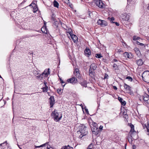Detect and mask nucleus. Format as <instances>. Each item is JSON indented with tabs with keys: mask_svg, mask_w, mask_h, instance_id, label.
<instances>
[{
	"mask_svg": "<svg viewBox=\"0 0 149 149\" xmlns=\"http://www.w3.org/2000/svg\"><path fill=\"white\" fill-rule=\"evenodd\" d=\"M79 130L77 132V133L78 134H81V135H82V136H79L80 138H82L87 134V132L86 130V127L85 126L82 124L80 125L79 127Z\"/></svg>",
	"mask_w": 149,
	"mask_h": 149,
	"instance_id": "obj_1",
	"label": "nucleus"
},
{
	"mask_svg": "<svg viewBox=\"0 0 149 149\" xmlns=\"http://www.w3.org/2000/svg\"><path fill=\"white\" fill-rule=\"evenodd\" d=\"M52 116L53 117L54 120L56 122L59 121L62 117L61 115L59 116V114L57 111L55 110L52 112Z\"/></svg>",
	"mask_w": 149,
	"mask_h": 149,
	"instance_id": "obj_2",
	"label": "nucleus"
},
{
	"mask_svg": "<svg viewBox=\"0 0 149 149\" xmlns=\"http://www.w3.org/2000/svg\"><path fill=\"white\" fill-rule=\"evenodd\" d=\"M142 77L143 80L146 82L149 83V71H146L142 74Z\"/></svg>",
	"mask_w": 149,
	"mask_h": 149,
	"instance_id": "obj_3",
	"label": "nucleus"
},
{
	"mask_svg": "<svg viewBox=\"0 0 149 149\" xmlns=\"http://www.w3.org/2000/svg\"><path fill=\"white\" fill-rule=\"evenodd\" d=\"M131 129L130 132V134L131 135V137L133 138V134L136 135V132L134 130V126L133 125L130 126Z\"/></svg>",
	"mask_w": 149,
	"mask_h": 149,
	"instance_id": "obj_4",
	"label": "nucleus"
},
{
	"mask_svg": "<svg viewBox=\"0 0 149 149\" xmlns=\"http://www.w3.org/2000/svg\"><path fill=\"white\" fill-rule=\"evenodd\" d=\"M98 24L101 25L102 26H104L107 25V22L104 21L99 19L97 22Z\"/></svg>",
	"mask_w": 149,
	"mask_h": 149,
	"instance_id": "obj_5",
	"label": "nucleus"
},
{
	"mask_svg": "<svg viewBox=\"0 0 149 149\" xmlns=\"http://www.w3.org/2000/svg\"><path fill=\"white\" fill-rule=\"evenodd\" d=\"M143 100L145 102L149 104V95L146 94H145L142 96Z\"/></svg>",
	"mask_w": 149,
	"mask_h": 149,
	"instance_id": "obj_6",
	"label": "nucleus"
},
{
	"mask_svg": "<svg viewBox=\"0 0 149 149\" xmlns=\"http://www.w3.org/2000/svg\"><path fill=\"white\" fill-rule=\"evenodd\" d=\"M67 81L72 84H74L77 82V79L74 77L68 79Z\"/></svg>",
	"mask_w": 149,
	"mask_h": 149,
	"instance_id": "obj_7",
	"label": "nucleus"
},
{
	"mask_svg": "<svg viewBox=\"0 0 149 149\" xmlns=\"http://www.w3.org/2000/svg\"><path fill=\"white\" fill-rule=\"evenodd\" d=\"M96 4L99 8H102L103 7L104 4L101 0H97L96 2Z\"/></svg>",
	"mask_w": 149,
	"mask_h": 149,
	"instance_id": "obj_8",
	"label": "nucleus"
},
{
	"mask_svg": "<svg viewBox=\"0 0 149 149\" xmlns=\"http://www.w3.org/2000/svg\"><path fill=\"white\" fill-rule=\"evenodd\" d=\"M91 131L93 134H94L97 135L99 133L98 129V128L96 127L92 128Z\"/></svg>",
	"mask_w": 149,
	"mask_h": 149,
	"instance_id": "obj_9",
	"label": "nucleus"
},
{
	"mask_svg": "<svg viewBox=\"0 0 149 149\" xmlns=\"http://www.w3.org/2000/svg\"><path fill=\"white\" fill-rule=\"evenodd\" d=\"M50 107H52L55 103V100L53 96H51L49 98Z\"/></svg>",
	"mask_w": 149,
	"mask_h": 149,
	"instance_id": "obj_10",
	"label": "nucleus"
},
{
	"mask_svg": "<svg viewBox=\"0 0 149 149\" xmlns=\"http://www.w3.org/2000/svg\"><path fill=\"white\" fill-rule=\"evenodd\" d=\"M30 6H32L33 8V12H36L38 10V8L35 3H32L29 5Z\"/></svg>",
	"mask_w": 149,
	"mask_h": 149,
	"instance_id": "obj_11",
	"label": "nucleus"
},
{
	"mask_svg": "<svg viewBox=\"0 0 149 149\" xmlns=\"http://www.w3.org/2000/svg\"><path fill=\"white\" fill-rule=\"evenodd\" d=\"M97 68L96 65L95 63H93L90 65L89 70L94 71Z\"/></svg>",
	"mask_w": 149,
	"mask_h": 149,
	"instance_id": "obj_12",
	"label": "nucleus"
},
{
	"mask_svg": "<svg viewBox=\"0 0 149 149\" xmlns=\"http://www.w3.org/2000/svg\"><path fill=\"white\" fill-rule=\"evenodd\" d=\"M49 69H45L44 72L42 73V74L45 75V77H47L48 75L49 74L50 72L49 71Z\"/></svg>",
	"mask_w": 149,
	"mask_h": 149,
	"instance_id": "obj_13",
	"label": "nucleus"
},
{
	"mask_svg": "<svg viewBox=\"0 0 149 149\" xmlns=\"http://www.w3.org/2000/svg\"><path fill=\"white\" fill-rule=\"evenodd\" d=\"M69 33L73 41L75 42L77 39V37L75 35L71 33Z\"/></svg>",
	"mask_w": 149,
	"mask_h": 149,
	"instance_id": "obj_14",
	"label": "nucleus"
},
{
	"mask_svg": "<svg viewBox=\"0 0 149 149\" xmlns=\"http://www.w3.org/2000/svg\"><path fill=\"white\" fill-rule=\"evenodd\" d=\"M89 75L92 78L94 77V76L95 75V72H94V71L92 70L89 69Z\"/></svg>",
	"mask_w": 149,
	"mask_h": 149,
	"instance_id": "obj_15",
	"label": "nucleus"
},
{
	"mask_svg": "<svg viewBox=\"0 0 149 149\" xmlns=\"http://www.w3.org/2000/svg\"><path fill=\"white\" fill-rule=\"evenodd\" d=\"M124 86L125 88L127 91L128 92H130L131 90V88L129 86L126 84H124Z\"/></svg>",
	"mask_w": 149,
	"mask_h": 149,
	"instance_id": "obj_16",
	"label": "nucleus"
},
{
	"mask_svg": "<svg viewBox=\"0 0 149 149\" xmlns=\"http://www.w3.org/2000/svg\"><path fill=\"white\" fill-rule=\"evenodd\" d=\"M84 53L86 56H89L91 54V51L89 49H86L84 51Z\"/></svg>",
	"mask_w": 149,
	"mask_h": 149,
	"instance_id": "obj_17",
	"label": "nucleus"
},
{
	"mask_svg": "<svg viewBox=\"0 0 149 149\" xmlns=\"http://www.w3.org/2000/svg\"><path fill=\"white\" fill-rule=\"evenodd\" d=\"M118 98L119 101L120 102L122 105L125 106L126 105V102L125 101H123V99L122 98L120 97H118Z\"/></svg>",
	"mask_w": 149,
	"mask_h": 149,
	"instance_id": "obj_18",
	"label": "nucleus"
},
{
	"mask_svg": "<svg viewBox=\"0 0 149 149\" xmlns=\"http://www.w3.org/2000/svg\"><path fill=\"white\" fill-rule=\"evenodd\" d=\"M129 16L126 14H125L123 17V19L125 21H128L129 20Z\"/></svg>",
	"mask_w": 149,
	"mask_h": 149,
	"instance_id": "obj_19",
	"label": "nucleus"
},
{
	"mask_svg": "<svg viewBox=\"0 0 149 149\" xmlns=\"http://www.w3.org/2000/svg\"><path fill=\"white\" fill-rule=\"evenodd\" d=\"M136 63L139 66L143 64V60L141 59L136 60Z\"/></svg>",
	"mask_w": 149,
	"mask_h": 149,
	"instance_id": "obj_20",
	"label": "nucleus"
},
{
	"mask_svg": "<svg viewBox=\"0 0 149 149\" xmlns=\"http://www.w3.org/2000/svg\"><path fill=\"white\" fill-rule=\"evenodd\" d=\"M136 135H135L134 134H133V138L131 137V136H130V137H129L128 138V140L130 142H132V139H137V138L136 137H135V136Z\"/></svg>",
	"mask_w": 149,
	"mask_h": 149,
	"instance_id": "obj_21",
	"label": "nucleus"
},
{
	"mask_svg": "<svg viewBox=\"0 0 149 149\" xmlns=\"http://www.w3.org/2000/svg\"><path fill=\"white\" fill-rule=\"evenodd\" d=\"M74 74L76 77H79L80 74L79 73L78 70H76L74 72Z\"/></svg>",
	"mask_w": 149,
	"mask_h": 149,
	"instance_id": "obj_22",
	"label": "nucleus"
},
{
	"mask_svg": "<svg viewBox=\"0 0 149 149\" xmlns=\"http://www.w3.org/2000/svg\"><path fill=\"white\" fill-rule=\"evenodd\" d=\"M54 6V7L58 8L59 4L58 3L56 0H54L53 2Z\"/></svg>",
	"mask_w": 149,
	"mask_h": 149,
	"instance_id": "obj_23",
	"label": "nucleus"
},
{
	"mask_svg": "<svg viewBox=\"0 0 149 149\" xmlns=\"http://www.w3.org/2000/svg\"><path fill=\"white\" fill-rule=\"evenodd\" d=\"M134 50L137 55L139 54L140 52L138 48H135L134 49Z\"/></svg>",
	"mask_w": 149,
	"mask_h": 149,
	"instance_id": "obj_24",
	"label": "nucleus"
},
{
	"mask_svg": "<svg viewBox=\"0 0 149 149\" xmlns=\"http://www.w3.org/2000/svg\"><path fill=\"white\" fill-rule=\"evenodd\" d=\"M44 75L42 74V73L41 74L39 75V76L38 75V76H36V78L37 79H39L40 80H41L42 79L43 76Z\"/></svg>",
	"mask_w": 149,
	"mask_h": 149,
	"instance_id": "obj_25",
	"label": "nucleus"
},
{
	"mask_svg": "<svg viewBox=\"0 0 149 149\" xmlns=\"http://www.w3.org/2000/svg\"><path fill=\"white\" fill-rule=\"evenodd\" d=\"M48 143H44L43 144H42L41 145H40V146H35V147L36 148H40V147H43V146H45L46 144H47Z\"/></svg>",
	"mask_w": 149,
	"mask_h": 149,
	"instance_id": "obj_26",
	"label": "nucleus"
},
{
	"mask_svg": "<svg viewBox=\"0 0 149 149\" xmlns=\"http://www.w3.org/2000/svg\"><path fill=\"white\" fill-rule=\"evenodd\" d=\"M113 67L115 70H118V68L117 65L115 63L113 65Z\"/></svg>",
	"mask_w": 149,
	"mask_h": 149,
	"instance_id": "obj_27",
	"label": "nucleus"
},
{
	"mask_svg": "<svg viewBox=\"0 0 149 149\" xmlns=\"http://www.w3.org/2000/svg\"><path fill=\"white\" fill-rule=\"evenodd\" d=\"M81 84L82 86H84L86 87L87 85V83L86 81H84V82H81Z\"/></svg>",
	"mask_w": 149,
	"mask_h": 149,
	"instance_id": "obj_28",
	"label": "nucleus"
},
{
	"mask_svg": "<svg viewBox=\"0 0 149 149\" xmlns=\"http://www.w3.org/2000/svg\"><path fill=\"white\" fill-rule=\"evenodd\" d=\"M48 88V87L47 86H46L45 87H44L42 88L43 91L44 92H47Z\"/></svg>",
	"mask_w": 149,
	"mask_h": 149,
	"instance_id": "obj_29",
	"label": "nucleus"
},
{
	"mask_svg": "<svg viewBox=\"0 0 149 149\" xmlns=\"http://www.w3.org/2000/svg\"><path fill=\"white\" fill-rule=\"evenodd\" d=\"M95 56L97 58H100L101 57H102V55L101 54H96L95 55Z\"/></svg>",
	"mask_w": 149,
	"mask_h": 149,
	"instance_id": "obj_30",
	"label": "nucleus"
},
{
	"mask_svg": "<svg viewBox=\"0 0 149 149\" xmlns=\"http://www.w3.org/2000/svg\"><path fill=\"white\" fill-rule=\"evenodd\" d=\"M140 38L139 37H137L136 36H134L133 38V40H136L139 39Z\"/></svg>",
	"mask_w": 149,
	"mask_h": 149,
	"instance_id": "obj_31",
	"label": "nucleus"
},
{
	"mask_svg": "<svg viewBox=\"0 0 149 149\" xmlns=\"http://www.w3.org/2000/svg\"><path fill=\"white\" fill-rule=\"evenodd\" d=\"M57 93L59 94H61L62 93V90L61 89H58L57 90Z\"/></svg>",
	"mask_w": 149,
	"mask_h": 149,
	"instance_id": "obj_32",
	"label": "nucleus"
},
{
	"mask_svg": "<svg viewBox=\"0 0 149 149\" xmlns=\"http://www.w3.org/2000/svg\"><path fill=\"white\" fill-rule=\"evenodd\" d=\"M93 145L92 144H91L88 146L87 149H92L93 148Z\"/></svg>",
	"mask_w": 149,
	"mask_h": 149,
	"instance_id": "obj_33",
	"label": "nucleus"
},
{
	"mask_svg": "<svg viewBox=\"0 0 149 149\" xmlns=\"http://www.w3.org/2000/svg\"><path fill=\"white\" fill-rule=\"evenodd\" d=\"M108 19L109 20H111L110 21L112 23H114L113 22V21L114 20V18L113 17H112L111 18L109 17Z\"/></svg>",
	"mask_w": 149,
	"mask_h": 149,
	"instance_id": "obj_34",
	"label": "nucleus"
},
{
	"mask_svg": "<svg viewBox=\"0 0 149 149\" xmlns=\"http://www.w3.org/2000/svg\"><path fill=\"white\" fill-rule=\"evenodd\" d=\"M65 149H73V148L68 145L67 146H65Z\"/></svg>",
	"mask_w": 149,
	"mask_h": 149,
	"instance_id": "obj_35",
	"label": "nucleus"
},
{
	"mask_svg": "<svg viewBox=\"0 0 149 149\" xmlns=\"http://www.w3.org/2000/svg\"><path fill=\"white\" fill-rule=\"evenodd\" d=\"M45 28L44 27H42L41 28V31L43 33H46L47 32V31L46 30H45Z\"/></svg>",
	"mask_w": 149,
	"mask_h": 149,
	"instance_id": "obj_36",
	"label": "nucleus"
},
{
	"mask_svg": "<svg viewBox=\"0 0 149 149\" xmlns=\"http://www.w3.org/2000/svg\"><path fill=\"white\" fill-rule=\"evenodd\" d=\"M126 79H128V80L130 81H132V78L128 76L126 77Z\"/></svg>",
	"mask_w": 149,
	"mask_h": 149,
	"instance_id": "obj_37",
	"label": "nucleus"
},
{
	"mask_svg": "<svg viewBox=\"0 0 149 149\" xmlns=\"http://www.w3.org/2000/svg\"><path fill=\"white\" fill-rule=\"evenodd\" d=\"M124 55H125V57H127V58L129 57V54L128 53L125 52L124 54Z\"/></svg>",
	"mask_w": 149,
	"mask_h": 149,
	"instance_id": "obj_38",
	"label": "nucleus"
},
{
	"mask_svg": "<svg viewBox=\"0 0 149 149\" xmlns=\"http://www.w3.org/2000/svg\"><path fill=\"white\" fill-rule=\"evenodd\" d=\"M54 22V24L56 26H57L58 24V22L57 21H55Z\"/></svg>",
	"mask_w": 149,
	"mask_h": 149,
	"instance_id": "obj_39",
	"label": "nucleus"
},
{
	"mask_svg": "<svg viewBox=\"0 0 149 149\" xmlns=\"http://www.w3.org/2000/svg\"><path fill=\"white\" fill-rule=\"evenodd\" d=\"M142 125L144 129H145V128H146L147 129V128L148 127V126H147L145 124H142Z\"/></svg>",
	"mask_w": 149,
	"mask_h": 149,
	"instance_id": "obj_40",
	"label": "nucleus"
},
{
	"mask_svg": "<svg viewBox=\"0 0 149 149\" xmlns=\"http://www.w3.org/2000/svg\"><path fill=\"white\" fill-rule=\"evenodd\" d=\"M147 132H149V123H148V127L147 128Z\"/></svg>",
	"mask_w": 149,
	"mask_h": 149,
	"instance_id": "obj_41",
	"label": "nucleus"
},
{
	"mask_svg": "<svg viewBox=\"0 0 149 149\" xmlns=\"http://www.w3.org/2000/svg\"><path fill=\"white\" fill-rule=\"evenodd\" d=\"M84 109H85V111H86V112L87 113H88V109H87V108H86V107H85Z\"/></svg>",
	"mask_w": 149,
	"mask_h": 149,
	"instance_id": "obj_42",
	"label": "nucleus"
},
{
	"mask_svg": "<svg viewBox=\"0 0 149 149\" xmlns=\"http://www.w3.org/2000/svg\"><path fill=\"white\" fill-rule=\"evenodd\" d=\"M6 144V145L7 144V141H6L5 142H3V143H2L1 144H0V146H1L2 144Z\"/></svg>",
	"mask_w": 149,
	"mask_h": 149,
	"instance_id": "obj_43",
	"label": "nucleus"
},
{
	"mask_svg": "<svg viewBox=\"0 0 149 149\" xmlns=\"http://www.w3.org/2000/svg\"><path fill=\"white\" fill-rule=\"evenodd\" d=\"M52 21H53V22L55 21V18L53 17H52Z\"/></svg>",
	"mask_w": 149,
	"mask_h": 149,
	"instance_id": "obj_44",
	"label": "nucleus"
},
{
	"mask_svg": "<svg viewBox=\"0 0 149 149\" xmlns=\"http://www.w3.org/2000/svg\"><path fill=\"white\" fill-rule=\"evenodd\" d=\"M103 128V126L102 125H100L99 127V129H100V130H102Z\"/></svg>",
	"mask_w": 149,
	"mask_h": 149,
	"instance_id": "obj_45",
	"label": "nucleus"
},
{
	"mask_svg": "<svg viewBox=\"0 0 149 149\" xmlns=\"http://www.w3.org/2000/svg\"><path fill=\"white\" fill-rule=\"evenodd\" d=\"M60 80L61 82V83H65V82H63V81L61 79H60Z\"/></svg>",
	"mask_w": 149,
	"mask_h": 149,
	"instance_id": "obj_46",
	"label": "nucleus"
},
{
	"mask_svg": "<svg viewBox=\"0 0 149 149\" xmlns=\"http://www.w3.org/2000/svg\"><path fill=\"white\" fill-rule=\"evenodd\" d=\"M115 23L117 26H119V23H118L117 22H115Z\"/></svg>",
	"mask_w": 149,
	"mask_h": 149,
	"instance_id": "obj_47",
	"label": "nucleus"
},
{
	"mask_svg": "<svg viewBox=\"0 0 149 149\" xmlns=\"http://www.w3.org/2000/svg\"><path fill=\"white\" fill-rule=\"evenodd\" d=\"M113 88L115 90H116L117 89V88L116 86H113Z\"/></svg>",
	"mask_w": 149,
	"mask_h": 149,
	"instance_id": "obj_48",
	"label": "nucleus"
},
{
	"mask_svg": "<svg viewBox=\"0 0 149 149\" xmlns=\"http://www.w3.org/2000/svg\"><path fill=\"white\" fill-rule=\"evenodd\" d=\"M136 43H137L138 45H140V43L139 42H138V41H136Z\"/></svg>",
	"mask_w": 149,
	"mask_h": 149,
	"instance_id": "obj_49",
	"label": "nucleus"
},
{
	"mask_svg": "<svg viewBox=\"0 0 149 149\" xmlns=\"http://www.w3.org/2000/svg\"><path fill=\"white\" fill-rule=\"evenodd\" d=\"M139 45H141V46L144 45V44H143V43H140V44Z\"/></svg>",
	"mask_w": 149,
	"mask_h": 149,
	"instance_id": "obj_50",
	"label": "nucleus"
},
{
	"mask_svg": "<svg viewBox=\"0 0 149 149\" xmlns=\"http://www.w3.org/2000/svg\"><path fill=\"white\" fill-rule=\"evenodd\" d=\"M114 61L115 62H116V61H117V60L116 59H114Z\"/></svg>",
	"mask_w": 149,
	"mask_h": 149,
	"instance_id": "obj_51",
	"label": "nucleus"
},
{
	"mask_svg": "<svg viewBox=\"0 0 149 149\" xmlns=\"http://www.w3.org/2000/svg\"><path fill=\"white\" fill-rule=\"evenodd\" d=\"M22 95H28V94H22Z\"/></svg>",
	"mask_w": 149,
	"mask_h": 149,
	"instance_id": "obj_52",
	"label": "nucleus"
},
{
	"mask_svg": "<svg viewBox=\"0 0 149 149\" xmlns=\"http://www.w3.org/2000/svg\"><path fill=\"white\" fill-rule=\"evenodd\" d=\"M148 91L149 92V88L148 89Z\"/></svg>",
	"mask_w": 149,
	"mask_h": 149,
	"instance_id": "obj_53",
	"label": "nucleus"
},
{
	"mask_svg": "<svg viewBox=\"0 0 149 149\" xmlns=\"http://www.w3.org/2000/svg\"><path fill=\"white\" fill-rule=\"evenodd\" d=\"M65 84H64V85H63V86H65Z\"/></svg>",
	"mask_w": 149,
	"mask_h": 149,
	"instance_id": "obj_54",
	"label": "nucleus"
},
{
	"mask_svg": "<svg viewBox=\"0 0 149 149\" xmlns=\"http://www.w3.org/2000/svg\"><path fill=\"white\" fill-rule=\"evenodd\" d=\"M24 1L25 2V0H24Z\"/></svg>",
	"mask_w": 149,
	"mask_h": 149,
	"instance_id": "obj_55",
	"label": "nucleus"
},
{
	"mask_svg": "<svg viewBox=\"0 0 149 149\" xmlns=\"http://www.w3.org/2000/svg\"><path fill=\"white\" fill-rule=\"evenodd\" d=\"M106 78L105 77H104V78L105 79Z\"/></svg>",
	"mask_w": 149,
	"mask_h": 149,
	"instance_id": "obj_56",
	"label": "nucleus"
},
{
	"mask_svg": "<svg viewBox=\"0 0 149 149\" xmlns=\"http://www.w3.org/2000/svg\"><path fill=\"white\" fill-rule=\"evenodd\" d=\"M0 77H1H1L0 75Z\"/></svg>",
	"mask_w": 149,
	"mask_h": 149,
	"instance_id": "obj_57",
	"label": "nucleus"
},
{
	"mask_svg": "<svg viewBox=\"0 0 149 149\" xmlns=\"http://www.w3.org/2000/svg\"><path fill=\"white\" fill-rule=\"evenodd\" d=\"M148 134V135H149V133Z\"/></svg>",
	"mask_w": 149,
	"mask_h": 149,
	"instance_id": "obj_58",
	"label": "nucleus"
},
{
	"mask_svg": "<svg viewBox=\"0 0 149 149\" xmlns=\"http://www.w3.org/2000/svg\"><path fill=\"white\" fill-rule=\"evenodd\" d=\"M68 0V1L69 0Z\"/></svg>",
	"mask_w": 149,
	"mask_h": 149,
	"instance_id": "obj_59",
	"label": "nucleus"
}]
</instances>
